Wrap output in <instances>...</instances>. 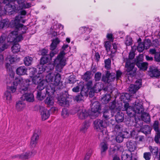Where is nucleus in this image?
Listing matches in <instances>:
<instances>
[{
	"mask_svg": "<svg viewBox=\"0 0 160 160\" xmlns=\"http://www.w3.org/2000/svg\"><path fill=\"white\" fill-rule=\"evenodd\" d=\"M91 72L89 71H87L82 76L84 80H89L91 77Z\"/></svg>",
	"mask_w": 160,
	"mask_h": 160,
	"instance_id": "6e6d98bb",
	"label": "nucleus"
},
{
	"mask_svg": "<svg viewBox=\"0 0 160 160\" xmlns=\"http://www.w3.org/2000/svg\"><path fill=\"white\" fill-rule=\"evenodd\" d=\"M111 97L109 94H106L102 98L101 100L103 103H107L110 100Z\"/></svg>",
	"mask_w": 160,
	"mask_h": 160,
	"instance_id": "a18cd8bd",
	"label": "nucleus"
},
{
	"mask_svg": "<svg viewBox=\"0 0 160 160\" xmlns=\"http://www.w3.org/2000/svg\"><path fill=\"white\" fill-rule=\"evenodd\" d=\"M88 89H84V88L81 90L80 95H78L75 97V100L78 102L82 100L83 99V97H87L88 95Z\"/></svg>",
	"mask_w": 160,
	"mask_h": 160,
	"instance_id": "aec40b11",
	"label": "nucleus"
},
{
	"mask_svg": "<svg viewBox=\"0 0 160 160\" xmlns=\"http://www.w3.org/2000/svg\"><path fill=\"white\" fill-rule=\"evenodd\" d=\"M61 115L62 116L63 118H67L68 117L69 115V113L68 110L66 108H64L62 109V112Z\"/></svg>",
	"mask_w": 160,
	"mask_h": 160,
	"instance_id": "bf43d9fd",
	"label": "nucleus"
},
{
	"mask_svg": "<svg viewBox=\"0 0 160 160\" xmlns=\"http://www.w3.org/2000/svg\"><path fill=\"white\" fill-rule=\"evenodd\" d=\"M94 128L98 131L100 132L99 138L100 136L103 138L106 137L107 133L105 130L107 125V121L100 119H97L94 122Z\"/></svg>",
	"mask_w": 160,
	"mask_h": 160,
	"instance_id": "39448f33",
	"label": "nucleus"
},
{
	"mask_svg": "<svg viewBox=\"0 0 160 160\" xmlns=\"http://www.w3.org/2000/svg\"><path fill=\"white\" fill-rule=\"evenodd\" d=\"M40 112L41 116L42 119V120H45L47 119L50 116L49 111L47 109L43 107L40 108Z\"/></svg>",
	"mask_w": 160,
	"mask_h": 160,
	"instance_id": "b1692460",
	"label": "nucleus"
},
{
	"mask_svg": "<svg viewBox=\"0 0 160 160\" xmlns=\"http://www.w3.org/2000/svg\"><path fill=\"white\" fill-rule=\"evenodd\" d=\"M63 29L64 28L63 26L61 24H55L50 28V31L51 33L54 36H56L59 33H58V32L57 28H60Z\"/></svg>",
	"mask_w": 160,
	"mask_h": 160,
	"instance_id": "bb28decb",
	"label": "nucleus"
},
{
	"mask_svg": "<svg viewBox=\"0 0 160 160\" xmlns=\"http://www.w3.org/2000/svg\"><path fill=\"white\" fill-rule=\"evenodd\" d=\"M127 146L130 152L134 151L137 148V144L134 141H129L127 143Z\"/></svg>",
	"mask_w": 160,
	"mask_h": 160,
	"instance_id": "f704fd0d",
	"label": "nucleus"
},
{
	"mask_svg": "<svg viewBox=\"0 0 160 160\" xmlns=\"http://www.w3.org/2000/svg\"><path fill=\"white\" fill-rule=\"evenodd\" d=\"M45 103L49 106H52L54 104V100L52 97L49 96L45 100Z\"/></svg>",
	"mask_w": 160,
	"mask_h": 160,
	"instance_id": "49530a36",
	"label": "nucleus"
},
{
	"mask_svg": "<svg viewBox=\"0 0 160 160\" xmlns=\"http://www.w3.org/2000/svg\"><path fill=\"white\" fill-rule=\"evenodd\" d=\"M51 60L49 58V55H46V56H43L40 59V64L38 66L39 67L41 65H44V64L47 63L48 61Z\"/></svg>",
	"mask_w": 160,
	"mask_h": 160,
	"instance_id": "58836bf2",
	"label": "nucleus"
},
{
	"mask_svg": "<svg viewBox=\"0 0 160 160\" xmlns=\"http://www.w3.org/2000/svg\"><path fill=\"white\" fill-rule=\"evenodd\" d=\"M105 67L107 69H109L111 68V60L110 58L106 59L104 61Z\"/></svg>",
	"mask_w": 160,
	"mask_h": 160,
	"instance_id": "4d7b16f0",
	"label": "nucleus"
},
{
	"mask_svg": "<svg viewBox=\"0 0 160 160\" xmlns=\"http://www.w3.org/2000/svg\"><path fill=\"white\" fill-rule=\"evenodd\" d=\"M148 73L149 76L152 78H157L160 76V72L154 67L149 68Z\"/></svg>",
	"mask_w": 160,
	"mask_h": 160,
	"instance_id": "4be33fe9",
	"label": "nucleus"
},
{
	"mask_svg": "<svg viewBox=\"0 0 160 160\" xmlns=\"http://www.w3.org/2000/svg\"><path fill=\"white\" fill-rule=\"evenodd\" d=\"M66 53L63 51H60L53 61L55 69L58 72H61L66 64V60L65 58Z\"/></svg>",
	"mask_w": 160,
	"mask_h": 160,
	"instance_id": "7ed1b4c3",
	"label": "nucleus"
},
{
	"mask_svg": "<svg viewBox=\"0 0 160 160\" xmlns=\"http://www.w3.org/2000/svg\"><path fill=\"white\" fill-rule=\"evenodd\" d=\"M151 129L150 127L148 125L144 126L140 129V131L145 134L149 133Z\"/></svg>",
	"mask_w": 160,
	"mask_h": 160,
	"instance_id": "4c0bfd02",
	"label": "nucleus"
},
{
	"mask_svg": "<svg viewBox=\"0 0 160 160\" xmlns=\"http://www.w3.org/2000/svg\"><path fill=\"white\" fill-rule=\"evenodd\" d=\"M150 152L153 155L157 156L158 153V148L157 147H152L151 146H149L148 147Z\"/></svg>",
	"mask_w": 160,
	"mask_h": 160,
	"instance_id": "09e8293b",
	"label": "nucleus"
},
{
	"mask_svg": "<svg viewBox=\"0 0 160 160\" xmlns=\"http://www.w3.org/2000/svg\"><path fill=\"white\" fill-rule=\"evenodd\" d=\"M138 51L139 52H142L145 49L144 46V44L143 42H141L139 43L137 48Z\"/></svg>",
	"mask_w": 160,
	"mask_h": 160,
	"instance_id": "e2e57ef3",
	"label": "nucleus"
},
{
	"mask_svg": "<svg viewBox=\"0 0 160 160\" xmlns=\"http://www.w3.org/2000/svg\"><path fill=\"white\" fill-rule=\"evenodd\" d=\"M35 151H32V152H28L23 153L21 155H17L14 156V158H18L22 159H27L33 156L36 153Z\"/></svg>",
	"mask_w": 160,
	"mask_h": 160,
	"instance_id": "a211bd4d",
	"label": "nucleus"
},
{
	"mask_svg": "<svg viewBox=\"0 0 160 160\" xmlns=\"http://www.w3.org/2000/svg\"><path fill=\"white\" fill-rule=\"evenodd\" d=\"M9 21L7 19L1 20L0 22V29H2L4 28H6L8 27H10L9 26Z\"/></svg>",
	"mask_w": 160,
	"mask_h": 160,
	"instance_id": "c9c22d12",
	"label": "nucleus"
},
{
	"mask_svg": "<svg viewBox=\"0 0 160 160\" xmlns=\"http://www.w3.org/2000/svg\"><path fill=\"white\" fill-rule=\"evenodd\" d=\"M89 126V124L88 122H84L80 128V131L82 132H85Z\"/></svg>",
	"mask_w": 160,
	"mask_h": 160,
	"instance_id": "5fc2aeb1",
	"label": "nucleus"
},
{
	"mask_svg": "<svg viewBox=\"0 0 160 160\" xmlns=\"http://www.w3.org/2000/svg\"><path fill=\"white\" fill-rule=\"evenodd\" d=\"M31 81H8L7 82V89L12 93L15 92L19 83L20 86V92L28 90V87Z\"/></svg>",
	"mask_w": 160,
	"mask_h": 160,
	"instance_id": "f03ea898",
	"label": "nucleus"
},
{
	"mask_svg": "<svg viewBox=\"0 0 160 160\" xmlns=\"http://www.w3.org/2000/svg\"><path fill=\"white\" fill-rule=\"evenodd\" d=\"M111 111L110 110H107L104 111L103 113V117L106 120L108 119L112 116Z\"/></svg>",
	"mask_w": 160,
	"mask_h": 160,
	"instance_id": "3c124183",
	"label": "nucleus"
},
{
	"mask_svg": "<svg viewBox=\"0 0 160 160\" xmlns=\"http://www.w3.org/2000/svg\"><path fill=\"white\" fill-rule=\"evenodd\" d=\"M55 66L54 63H49L46 66L41 65L39 68V70L42 72H48L53 70Z\"/></svg>",
	"mask_w": 160,
	"mask_h": 160,
	"instance_id": "6ab92c4d",
	"label": "nucleus"
},
{
	"mask_svg": "<svg viewBox=\"0 0 160 160\" xmlns=\"http://www.w3.org/2000/svg\"><path fill=\"white\" fill-rule=\"evenodd\" d=\"M91 110L93 112L99 113L101 110L100 103L98 101L94 102L91 106Z\"/></svg>",
	"mask_w": 160,
	"mask_h": 160,
	"instance_id": "cd10ccee",
	"label": "nucleus"
},
{
	"mask_svg": "<svg viewBox=\"0 0 160 160\" xmlns=\"http://www.w3.org/2000/svg\"><path fill=\"white\" fill-rule=\"evenodd\" d=\"M123 138H124L120 134V133L117 134V135L116 137V140L117 142L119 143L122 142L123 141Z\"/></svg>",
	"mask_w": 160,
	"mask_h": 160,
	"instance_id": "052dcab7",
	"label": "nucleus"
},
{
	"mask_svg": "<svg viewBox=\"0 0 160 160\" xmlns=\"http://www.w3.org/2000/svg\"><path fill=\"white\" fill-rule=\"evenodd\" d=\"M135 63L134 62L131 63L130 60H128L126 63L125 66L127 68L128 74L131 77L134 76L136 73L137 69L134 67Z\"/></svg>",
	"mask_w": 160,
	"mask_h": 160,
	"instance_id": "9b49d317",
	"label": "nucleus"
},
{
	"mask_svg": "<svg viewBox=\"0 0 160 160\" xmlns=\"http://www.w3.org/2000/svg\"><path fill=\"white\" fill-rule=\"evenodd\" d=\"M120 134L124 138H128L130 135V132L127 130V129L126 128L122 132H121Z\"/></svg>",
	"mask_w": 160,
	"mask_h": 160,
	"instance_id": "864d4df0",
	"label": "nucleus"
},
{
	"mask_svg": "<svg viewBox=\"0 0 160 160\" xmlns=\"http://www.w3.org/2000/svg\"><path fill=\"white\" fill-rule=\"evenodd\" d=\"M7 36L3 33L0 37V53L7 48L8 46L6 41Z\"/></svg>",
	"mask_w": 160,
	"mask_h": 160,
	"instance_id": "f3484780",
	"label": "nucleus"
},
{
	"mask_svg": "<svg viewBox=\"0 0 160 160\" xmlns=\"http://www.w3.org/2000/svg\"><path fill=\"white\" fill-rule=\"evenodd\" d=\"M45 97L46 94L42 95L41 91L38 92L37 95V98L38 100H42L45 98Z\"/></svg>",
	"mask_w": 160,
	"mask_h": 160,
	"instance_id": "680f3d73",
	"label": "nucleus"
},
{
	"mask_svg": "<svg viewBox=\"0 0 160 160\" xmlns=\"http://www.w3.org/2000/svg\"><path fill=\"white\" fill-rule=\"evenodd\" d=\"M22 100H26L28 102H33L34 100L33 94L31 93H27L23 94L21 97Z\"/></svg>",
	"mask_w": 160,
	"mask_h": 160,
	"instance_id": "393cba45",
	"label": "nucleus"
},
{
	"mask_svg": "<svg viewBox=\"0 0 160 160\" xmlns=\"http://www.w3.org/2000/svg\"><path fill=\"white\" fill-rule=\"evenodd\" d=\"M105 85L102 82H98L95 83L92 88V90L94 91L95 92L97 93L103 89L105 91H107L112 93L113 91V88L112 85L110 84V82L112 81H103Z\"/></svg>",
	"mask_w": 160,
	"mask_h": 160,
	"instance_id": "423d86ee",
	"label": "nucleus"
},
{
	"mask_svg": "<svg viewBox=\"0 0 160 160\" xmlns=\"http://www.w3.org/2000/svg\"><path fill=\"white\" fill-rule=\"evenodd\" d=\"M101 154L102 156L105 155L106 151L108 149V145L107 143L104 142H101L100 145Z\"/></svg>",
	"mask_w": 160,
	"mask_h": 160,
	"instance_id": "473e14b6",
	"label": "nucleus"
},
{
	"mask_svg": "<svg viewBox=\"0 0 160 160\" xmlns=\"http://www.w3.org/2000/svg\"><path fill=\"white\" fill-rule=\"evenodd\" d=\"M125 128H124V127L121 125L117 124L115 126L114 128V131L115 132H117V133H121V132H122Z\"/></svg>",
	"mask_w": 160,
	"mask_h": 160,
	"instance_id": "8fccbe9b",
	"label": "nucleus"
},
{
	"mask_svg": "<svg viewBox=\"0 0 160 160\" xmlns=\"http://www.w3.org/2000/svg\"><path fill=\"white\" fill-rule=\"evenodd\" d=\"M23 38L21 34L18 35L17 31L14 30L10 32L8 35L7 41L8 42H18L23 40Z\"/></svg>",
	"mask_w": 160,
	"mask_h": 160,
	"instance_id": "0eeeda50",
	"label": "nucleus"
},
{
	"mask_svg": "<svg viewBox=\"0 0 160 160\" xmlns=\"http://www.w3.org/2000/svg\"><path fill=\"white\" fill-rule=\"evenodd\" d=\"M60 42L59 38H56L52 40V42L50 45V49L51 50L49 54V58L51 60L52 58L57 53V52L54 51L57 47Z\"/></svg>",
	"mask_w": 160,
	"mask_h": 160,
	"instance_id": "9d476101",
	"label": "nucleus"
},
{
	"mask_svg": "<svg viewBox=\"0 0 160 160\" xmlns=\"http://www.w3.org/2000/svg\"><path fill=\"white\" fill-rule=\"evenodd\" d=\"M109 108L111 110L110 112L111 113L112 116L114 115V113L115 112L118 111L122 110L121 107L118 103H117L115 101H113L109 104Z\"/></svg>",
	"mask_w": 160,
	"mask_h": 160,
	"instance_id": "2eb2a0df",
	"label": "nucleus"
},
{
	"mask_svg": "<svg viewBox=\"0 0 160 160\" xmlns=\"http://www.w3.org/2000/svg\"><path fill=\"white\" fill-rule=\"evenodd\" d=\"M136 65L140 69L145 71L147 70L148 64L146 62H143L142 61H138L136 62Z\"/></svg>",
	"mask_w": 160,
	"mask_h": 160,
	"instance_id": "c85d7f7f",
	"label": "nucleus"
},
{
	"mask_svg": "<svg viewBox=\"0 0 160 160\" xmlns=\"http://www.w3.org/2000/svg\"><path fill=\"white\" fill-rule=\"evenodd\" d=\"M47 85L46 91L48 96L53 95L57 89L62 88V82L61 81H49Z\"/></svg>",
	"mask_w": 160,
	"mask_h": 160,
	"instance_id": "20e7f679",
	"label": "nucleus"
},
{
	"mask_svg": "<svg viewBox=\"0 0 160 160\" xmlns=\"http://www.w3.org/2000/svg\"><path fill=\"white\" fill-rule=\"evenodd\" d=\"M39 138V136L36 133H34L32 136L30 142V146L32 148L35 147Z\"/></svg>",
	"mask_w": 160,
	"mask_h": 160,
	"instance_id": "c756f323",
	"label": "nucleus"
},
{
	"mask_svg": "<svg viewBox=\"0 0 160 160\" xmlns=\"http://www.w3.org/2000/svg\"><path fill=\"white\" fill-rule=\"evenodd\" d=\"M78 115L80 119H85L88 116L89 113L85 109L82 108L78 111Z\"/></svg>",
	"mask_w": 160,
	"mask_h": 160,
	"instance_id": "a878e982",
	"label": "nucleus"
},
{
	"mask_svg": "<svg viewBox=\"0 0 160 160\" xmlns=\"http://www.w3.org/2000/svg\"><path fill=\"white\" fill-rule=\"evenodd\" d=\"M3 98L8 104L11 103L12 101V96L10 92L8 91L5 92L3 96Z\"/></svg>",
	"mask_w": 160,
	"mask_h": 160,
	"instance_id": "e433bc0d",
	"label": "nucleus"
},
{
	"mask_svg": "<svg viewBox=\"0 0 160 160\" xmlns=\"http://www.w3.org/2000/svg\"><path fill=\"white\" fill-rule=\"evenodd\" d=\"M92 30V29L86 27H82L79 29V32L81 34L89 33Z\"/></svg>",
	"mask_w": 160,
	"mask_h": 160,
	"instance_id": "ea45409f",
	"label": "nucleus"
},
{
	"mask_svg": "<svg viewBox=\"0 0 160 160\" xmlns=\"http://www.w3.org/2000/svg\"><path fill=\"white\" fill-rule=\"evenodd\" d=\"M152 156V154L149 152H146L143 153V157L145 160H150Z\"/></svg>",
	"mask_w": 160,
	"mask_h": 160,
	"instance_id": "13d9d810",
	"label": "nucleus"
},
{
	"mask_svg": "<svg viewBox=\"0 0 160 160\" xmlns=\"http://www.w3.org/2000/svg\"><path fill=\"white\" fill-rule=\"evenodd\" d=\"M92 83V81H81L77 86L72 89V91L74 92H77L79 91L80 88H81V90L84 88L85 89H88L89 91Z\"/></svg>",
	"mask_w": 160,
	"mask_h": 160,
	"instance_id": "6e6552de",
	"label": "nucleus"
},
{
	"mask_svg": "<svg viewBox=\"0 0 160 160\" xmlns=\"http://www.w3.org/2000/svg\"><path fill=\"white\" fill-rule=\"evenodd\" d=\"M141 116L142 120L146 122H149L150 120V117L148 113L143 112Z\"/></svg>",
	"mask_w": 160,
	"mask_h": 160,
	"instance_id": "79ce46f5",
	"label": "nucleus"
},
{
	"mask_svg": "<svg viewBox=\"0 0 160 160\" xmlns=\"http://www.w3.org/2000/svg\"><path fill=\"white\" fill-rule=\"evenodd\" d=\"M27 14V12L25 10L20 11L18 15L15 17L13 20H12L9 24H13L16 23H20V22L24 23L26 21L24 18Z\"/></svg>",
	"mask_w": 160,
	"mask_h": 160,
	"instance_id": "1a4fd4ad",
	"label": "nucleus"
},
{
	"mask_svg": "<svg viewBox=\"0 0 160 160\" xmlns=\"http://www.w3.org/2000/svg\"><path fill=\"white\" fill-rule=\"evenodd\" d=\"M16 7L14 5H12L10 4H7L3 10L0 11V14L12 15L15 12Z\"/></svg>",
	"mask_w": 160,
	"mask_h": 160,
	"instance_id": "f8f14e48",
	"label": "nucleus"
},
{
	"mask_svg": "<svg viewBox=\"0 0 160 160\" xmlns=\"http://www.w3.org/2000/svg\"><path fill=\"white\" fill-rule=\"evenodd\" d=\"M7 61H9L10 63H12L15 62L16 59L14 56H11L7 58Z\"/></svg>",
	"mask_w": 160,
	"mask_h": 160,
	"instance_id": "69168bd1",
	"label": "nucleus"
},
{
	"mask_svg": "<svg viewBox=\"0 0 160 160\" xmlns=\"http://www.w3.org/2000/svg\"><path fill=\"white\" fill-rule=\"evenodd\" d=\"M9 26L10 28H15L16 30L20 34L25 33L28 29V28L26 26L22 24L16 23L13 24H9Z\"/></svg>",
	"mask_w": 160,
	"mask_h": 160,
	"instance_id": "ddd939ff",
	"label": "nucleus"
},
{
	"mask_svg": "<svg viewBox=\"0 0 160 160\" xmlns=\"http://www.w3.org/2000/svg\"><path fill=\"white\" fill-rule=\"evenodd\" d=\"M157 135L155 136L154 140L157 143H159V140L160 139V132H156Z\"/></svg>",
	"mask_w": 160,
	"mask_h": 160,
	"instance_id": "774afa93",
	"label": "nucleus"
},
{
	"mask_svg": "<svg viewBox=\"0 0 160 160\" xmlns=\"http://www.w3.org/2000/svg\"><path fill=\"white\" fill-rule=\"evenodd\" d=\"M120 111H118L115 112H117L115 117L116 121L118 123L122 122L124 119V114L122 113L119 112Z\"/></svg>",
	"mask_w": 160,
	"mask_h": 160,
	"instance_id": "72a5a7b5",
	"label": "nucleus"
},
{
	"mask_svg": "<svg viewBox=\"0 0 160 160\" xmlns=\"http://www.w3.org/2000/svg\"><path fill=\"white\" fill-rule=\"evenodd\" d=\"M116 76L115 73L110 72L109 71H105V74L102 75L101 80H113L115 79Z\"/></svg>",
	"mask_w": 160,
	"mask_h": 160,
	"instance_id": "412c9836",
	"label": "nucleus"
},
{
	"mask_svg": "<svg viewBox=\"0 0 160 160\" xmlns=\"http://www.w3.org/2000/svg\"><path fill=\"white\" fill-rule=\"evenodd\" d=\"M32 80H44L43 79V75L41 73H37V69L33 68L31 71L29 75Z\"/></svg>",
	"mask_w": 160,
	"mask_h": 160,
	"instance_id": "4468645a",
	"label": "nucleus"
},
{
	"mask_svg": "<svg viewBox=\"0 0 160 160\" xmlns=\"http://www.w3.org/2000/svg\"><path fill=\"white\" fill-rule=\"evenodd\" d=\"M32 82L35 84H38L37 89L39 91L43 90L48 82V81H32Z\"/></svg>",
	"mask_w": 160,
	"mask_h": 160,
	"instance_id": "5701e85b",
	"label": "nucleus"
},
{
	"mask_svg": "<svg viewBox=\"0 0 160 160\" xmlns=\"http://www.w3.org/2000/svg\"><path fill=\"white\" fill-rule=\"evenodd\" d=\"M58 102L60 105L63 107H67L69 105V102L66 100L65 98H62L60 99H58Z\"/></svg>",
	"mask_w": 160,
	"mask_h": 160,
	"instance_id": "a19ab883",
	"label": "nucleus"
},
{
	"mask_svg": "<svg viewBox=\"0 0 160 160\" xmlns=\"http://www.w3.org/2000/svg\"><path fill=\"white\" fill-rule=\"evenodd\" d=\"M106 37L109 41L113 42L114 38L113 37V34L112 33H108Z\"/></svg>",
	"mask_w": 160,
	"mask_h": 160,
	"instance_id": "338daca9",
	"label": "nucleus"
},
{
	"mask_svg": "<svg viewBox=\"0 0 160 160\" xmlns=\"http://www.w3.org/2000/svg\"><path fill=\"white\" fill-rule=\"evenodd\" d=\"M132 157L131 152H129V154L124 153L122 155L121 159L122 160H132Z\"/></svg>",
	"mask_w": 160,
	"mask_h": 160,
	"instance_id": "de8ad7c7",
	"label": "nucleus"
},
{
	"mask_svg": "<svg viewBox=\"0 0 160 160\" xmlns=\"http://www.w3.org/2000/svg\"><path fill=\"white\" fill-rule=\"evenodd\" d=\"M104 46L106 50L108 52H109L111 51L112 48L111 42L109 41H106L104 42Z\"/></svg>",
	"mask_w": 160,
	"mask_h": 160,
	"instance_id": "603ef678",
	"label": "nucleus"
},
{
	"mask_svg": "<svg viewBox=\"0 0 160 160\" xmlns=\"http://www.w3.org/2000/svg\"><path fill=\"white\" fill-rule=\"evenodd\" d=\"M27 69L24 66L18 67L16 70L17 73L20 75H23L27 74Z\"/></svg>",
	"mask_w": 160,
	"mask_h": 160,
	"instance_id": "2f4dec72",
	"label": "nucleus"
},
{
	"mask_svg": "<svg viewBox=\"0 0 160 160\" xmlns=\"http://www.w3.org/2000/svg\"><path fill=\"white\" fill-rule=\"evenodd\" d=\"M21 47L18 43L14 44L12 47L11 50L13 53H17L20 51Z\"/></svg>",
	"mask_w": 160,
	"mask_h": 160,
	"instance_id": "37998d69",
	"label": "nucleus"
},
{
	"mask_svg": "<svg viewBox=\"0 0 160 160\" xmlns=\"http://www.w3.org/2000/svg\"><path fill=\"white\" fill-rule=\"evenodd\" d=\"M33 58L32 57L27 56L25 57L24 59V62L25 65L26 66H29L32 64Z\"/></svg>",
	"mask_w": 160,
	"mask_h": 160,
	"instance_id": "c03bdc74",
	"label": "nucleus"
},
{
	"mask_svg": "<svg viewBox=\"0 0 160 160\" xmlns=\"http://www.w3.org/2000/svg\"><path fill=\"white\" fill-rule=\"evenodd\" d=\"M26 105L24 102L22 101H19L17 102L16 108L18 111H22L25 108Z\"/></svg>",
	"mask_w": 160,
	"mask_h": 160,
	"instance_id": "7c9ffc66",
	"label": "nucleus"
},
{
	"mask_svg": "<svg viewBox=\"0 0 160 160\" xmlns=\"http://www.w3.org/2000/svg\"><path fill=\"white\" fill-rule=\"evenodd\" d=\"M142 81H136L134 84H131L129 91L131 93H135L142 86Z\"/></svg>",
	"mask_w": 160,
	"mask_h": 160,
	"instance_id": "dca6fc26",
	"label": "nucleus"
},
{
	"mask_svg": "<svg viewBox=\"0 0 160 160\" xmlns=\"http://www.w3.org/2000/svg\"><path fill=\"white\" fill-rule=\"evenodd\" d=\"M159 122L158 121H155L153 124V128L156 132H160V128H159Z\"/></svg>",
	"mask_w": 160,
	"mask_h": 160,
	"instance_id": "0e129e2a",
	"label": "nucleus"
},
{
	"mask_svg": "<svg viewBox=\"0 0 160 160\" xmlns=\"http://www.w3.org/2000/svg\"><path fill=\"white\" fill-rule=\"evenodd\" d=\"M142 102L138 100H137L133 107L129 106L128 103H125L123 111H126L128 115L130 117L135 116L136 114H142L144 111Z\"/></svg>",
	"mask_w": 160,
	"mask_h": 160,
	"instance_id": "f257e3e1",
	"label": "nucleus"
}]
</instances>
